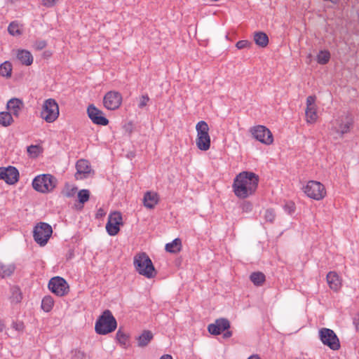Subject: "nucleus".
<instances>
[{
  "label": "nucleus",
  "instance_id": "nucleus-1",
  "mask_svg": "<svg viewBox=\"0 0 359 359\" xmlns=\"http://www.w3.org/2000/svg\"><path fill=\"white\" fill-rule=\"evenodd\" d=\"M258 183V175L252 172L243 171L236 175L232 187L235 195L243 199L255 194Z\"/></svg>",
  "mask_w": 359,
  "mask_h": 359
},
{
  "label": "nucleus",
  "instance_id": "nucleus-10",
  "mask_svg": "<svg viewBox=\"0 0 359 359\" xmlns=\"http://www.w3.org/2000/svg\"><path fill=\"white\" fill-rule=\"evenodd\" d=\"M48 289L58 297H63L69 292V285L62 277L52 278L48 285Z\"/></svg>",
  "mask_w": 359,
  "mask_h": 359
},
{
  "label": "nucleus",
  "instance_id": "nucleus-28",
  "mask_svg": "<svg viewBox=\"0 0 359 359\" xmlns=\"http://www.w3.org/2000/svg\"><path fill=\"white\" fill-rule=\"evenodd\" d=\"M13 122L12 114L9 111H1L0 113V124L4 127L9 126Z\"/></svg>",
  "mask_w": 359,
  "mask_h": 359
},
{
  "label": "nucleus",
  "instance_id": "nucleus-20",
  "mask_svg": "<svg viewBox=\"0 0 359 359\" xmlns=\"http://www.w3.org/2000/svg\"><path fill=\"white\" fill-rule=\"evenodd\" d=\"M326 278L327 284L332 290L337 291L339 289L341 286V281L338 274L336 272L330 271L327 273Z\"/></svg>",
  "mask_w": 359,
  "mask_h": 359
},
{
  "label": "nucleus",
  "instance_id": "nucleus-17",
  "mask_svg": "<svg viewBox=\"0 0 359 359\" xmlns=\"http://www.w3.org/2000/svg\"><path fill=\"white\" fill-rule=\"evenodd\" d=\"M23 108L24 103L22 100L18 98H11L7 103L8 110L16 117L19 116Z\"/></svg>",
  "mask_w": 359,
  "mask_h": 359
},
{
  "label": "nucleus",
  "instance_id": "nucleus-18",
  "mask_svg": "<svg viewBox=\"0 0 359 359\" xmlns=\"http://www.w3.org/2000/svg\"><path fill=\"white\" fill-rule=\"evenodd\" d=\"M158 203V196L156 193L152 191H147L143 198L144 205L149 208L152 209Z\"/></svg>",
  "mask_w": 359,
  "mask_h": 359
},
{
  "label": "nucleus",
  "instance_id": "nucleus-51",
  "mask_svg": "<svg viewBox=\"0 0 359 359\" xmlns=\"http://www.w3.org/2000/svg\"><path fill=\"white\" fill-rule=\"evenodd\" d=\"M5 328V325L4 323V322L0 320V332H2Z\"/></svg>",
  "mask_w": 359,
  "mask_h": 359
},
{
  "label": "nucleus",
  "instance_id": "nucleus-15",
  "mask_svg": "<svg viewBox=\"0 0 359 359\" xmlns=\"http://www.w3.org/2000/svg\"><path fill=\"white\" fill-rule=\"evenodd\" d=\"M229 328V320L224 318L217 319L215 323L210 324L208 327V332L213 335H219Z\"/></svg>",
  "mask_w": 359,
  "mask_h": 359
},
{
  "label": "nucleus",
  "instance_id": "nucleus-43",
  "mask_svg": "<svg viewBox=\"0 0 359 359\" xmlns=\"http://www.w3.org/2000/svg\"><path fill=\"white\" fill-rule=\"evenodd\" d=\"M46 46V41L44 40L36 41L34 45L35 49L38 50L43 49Z\"/></svg>",
  "mask_w": 359,
  "mask_h": 359
},
{
  "label": "nucleus",
  "instance_id": "nucleus-3",
  "mask_svg": "<svg viewBox=\"0 0 359 359\" xmlns=\"http://www.w3.org/2000/svg\"><path fill=\"white\" fill-rule=\"evenodd\" d=\"M117 323L109 310H105L95 323V330L99 334H107L116 330Z\"/></svg>",
  "mask_w": 359,
  "mask_h": 359
},
{
  "label": "nucleus",
  "instance_id": "nucleus-27",
  "mask_svg": "<svg viewBox=\"0 0 359 359\" xmlns=\"http://www.w3.org/2000/svg\"><path fill=\"white\" fill-rule=\"evenodd\" d=\"M12 65L8 61H5L0 65V75L4 77L10 78L12 74Z\"/></svg>",
  "mask_w": 359,
  "mask_h": 359
},
{
  "label": "nucleus",
  "instance_id": "nucleus-46",
  "mask_svg": "<svg viewBox=\"0 0 359 359\" xmlns=\"http://www.w3.org/2000/svg\"><path fill=\"white\" fill-rule=\"evenodd\" d=\"M316 97L313 95H310L306 98V107H316L315 105Z\"/></svg>",
  "mask_w": 359,
  "mask_h": 359
},
{
  "label": "nucleus",
  "instance_id": "nucleus-38",
  "mask_svg": "<svg viewBox=\"0 0 359 359\" xmlns=\"http://www.w3.org/2000/svg\"><path fill=\"white\" fill-rule=\"evenodd\" d=\"M72 353L73 359H86V353L79 349L72 351Z\"/></svg>",
  "mask_w": 359,
  "mask_h": 359
},
{
  "label": "nucleus",
  "instance_id": "nucleus-50",
  "mask_svg": "<svg viewBox=\"0 0 359 359\" xmlns=\"http://www.w3.org/2000/svg\"><path fill=\"white\" fill-rule=\"evenodd\" d=\"M160 359H172V357L170 355L165 354V355H163L160 358Z\"/></svg>",
  "mask_w": 359,
  "mask_h": 359
},
{
  "label": "nucleus",
  "instance_id": "nucleus-48",
  "mask_svg": "<svg viewBox=\"0 0 359 359\" xmlns=\"http://www.w3.org/2000/svg\"><path fill=\"white\" fill-rule=\"evenodd\" d=\"M6 172V168L0 167V180H4L5 178V173Z\"/></svg>",
  "mask_w": 359,
  "mask_h": 359
},
{
  "label": "nucleus",
  "instance_id": "nucleus-26",
  "mask_svg": "<svg viewBox=\"0 0 359 359\" xmlns=\"http://www.w3.org/2000/svg\"><path fill=\"white\" fill-rule=\"evenodd\" d=\"M250 280L256 286H261L266 280L265 275L260 271L253 272L250 276Z\"/></svg>",
  "mask_w": 359,
  "mask_h": 359
},
{
  "label": "nucleus",
  "instance_id": "nucleus-45",
  "mask_svg": "<svg viewBox=\"0 0 359 359\" xmlns=\"http://www.w3.org/2000/svg\"><path fill=\"white\" fill-rule=\"evenodd\" d=\"M59 0H42V5L47 8L54 6Z\"/></svg>",
  "mask_w": 359,
  "mask_h": 359
},
{
  "label": "nucleus",
  "instance_id": "nucleus-4",
  "mask_svg": "<svg viewBox=\"0 0 359 359\" xmlns=\"http://www.w3.org/2000/svg\"><path fill=\"white\" fill-rule=\"evenodd\" d=\"M57 179L50 174L39 175L32 181L33 188L41 193H48L53 191L57 185Z\"/></svg>",
  "mask_w": 359,
  "mask_h": 359
},
{
  "label": "nucleus",
  "instance_id": "nucleus-42",
  "mask_svg": "<svg viewBox=\"0 0 359 359\" xmlns=\"http://www.w3.org/2000/svg\"><path fill=\"white\" fill-rule=\"evenodd\" d=\"M241 209L243 212H250L252 210V204L249 201H244L241 204Z\"/></svg>",
  "mask_w": 359,
  "mask_h": 359
},
{
  "label": "nucleus",
  "instance_id": "nucleus-9",
  "mask_svg": "<svg viewBox=\"0 0 359 359\" xmlns=\"http://www.w3.org/2000/svg\"><path fill=\"white\" fill-rule=\"evenodd\" d=\"M320 338L323 344L330 349L337 351L340 348V342L338 337L332 330L322 328L319 331Z\"/></svg>",
  "mask_w": 359,
  "mask_h": 359
},
{
  "label": "nucleus",
  "instance_id": "nucleus-23",
  "mask_svg": "<svg viewBox=\"0 0 359 359\" xmlns=\"http://www.w3.org/2000/svg\"><path fill=\"white\" fill-rule=\"evenodd\" d=\"M353 121L352 117L346 116L344 121H342L339 126L337 132L342 136L344 134L349 132L351 127L353 126Z\"/></svg>",
  "mask_w": 359,
  "mask_h": 359
},
{
  "label": "nucleus",
  "instance_id": "nucleus-37",
  "mask_svg": "<svg viewBox=\"0 0 359 359\" xmlns=\"http://www.w3.org/2000/svg\"><path fill=\"white\" fill-rule=\"evenodd\" d=\"M283 209L286 212H287L289 215H292L295 211V205L293 202L289 201L285 203V204L283 205Z\"/></svg>",
  "mask_w": 359,
  "mask_h": 359
},
{
  "label": "nucleus",
  "instance_id": "nucleus-5",
  "mask_svg": "<svg viewBox=\"0 0 359 359\" xmlns=\"http://www.w3.org/2000/svg\"><path fill=\"white\" fill-rule=\"evenodd\" d=\"M197 132L196 145L201 151H207L210 147L209 126L204 121H199L196 126Z\"/></svg>",
  "mask_w": 359,
  "mask_h": 359
},
{
  "label": "nucleus",
  "instance_id": "nucleus-52",
  "mask_svg": "<svg viewBox=\"0 0 359 359\" xmlns=\"http://www.w3.org/2000/svg\"><path fill=\"white\" fill-rule=\"evenodd\" d=\"M248 359H260V358L258 355L256 354L250 356Z\"/></svg>",
  "mask_w": 359,
  "mask_h": 359
},
{
  "label": "nucleus",
  "instance_id": "nucleus-12",
  "mask_svg": "<svg viewBox=\"0 0 359 359\" xmlns=\"http://www.w3.org/2000/svg\"><path fill=\"white\" fill-rule=\"evenodd\" d=\"M122 215L119 212H114L109 215L106 224V230L109 235L116 236L120 231V225L123 224Z\"/></svg>",
  "mask_w": 359,
  "mask_h": 359
},
{
  "label": "nucleus",
  "instance_id": "nucleus-47",
  "mask_svg": "<svg viewBox=\"0 0 359 359\" xmlns=\"http://www.w3.org/2000/svg\"><path fill=\"white\" fill-rule=\"evenodd\" d=\"M12 327L18 331H22L25 327L24 324L22 322H13Z\"/></svg>",
  "mask_w": 359,
  "mask_h": 359
},
{
  "label": "nucleus",
  "instance_id": "nucleus-30",
  "mask_svg": "<svg viewBox=\"0 0 359 359\" xmlns=\"http://www.w3.org/2000/svg\"><path fill=\"white\" fill-rule=\"evenodd\" d=\"M306 121L309 123H313L316 121L318 115L316 111V107H306Z\"/></svg>",
  "mask_w": 359,
  "mask_h": 359
},
{
  "label": "nucleus",
  "instance_id": "nucleus-7",
  "mask_svg": "<svg viewBox=\"0 0 359 359\" xmlns=\"http://www.w3.org/2000/svg\"><path fill=\"white\" fill-rule=\"evenodd\" d=\"M59 116L58 104L54 99L46 100L42 107L41 117L48 123H52Z\"/></svg>",
  "mask_w": 359,
  "mask_h": 359
},
{
  "label": "nucleus",
  "instance_id": "nucleus-21",
  "mask_svg": "<svg viewBox=\"0 0 359 359\" xmlns=\"http://www.w3.org/2000/svg\"><path fill=\"white\" fill-rule=\"evenodd\" d=\"M17 58L22 65L26 66H29L33 62V56L27 50H18L17 53Z\"/></svg>",
  "mask_w": 359,
  "mask_h": 359
},
{
  "label": "nucleus",
  "instance_id": "nucleus-32",
  "mask_svg": "<svg viewBox=\"0 0 359 359\" xmlns=\"http://www.w3.org/2000/svg\"><path fill=\"white\" fill-rule=\"evenodd\" d=\"M15 270L13 265L0 264V276L2 278L10 276Z\"/></svg>",
  "mask_w": 359,
  "mask_h": 359
},
{
  "label": "nucleus",
  "instance_id": "nucleus-14",
  "mask_svg": "<svg viewBox=\"0 0 359 359\" xmlns=\"http://www.w3.org/2000/svg\"><path fill=\"white\" fill-rule=\"evenodd\" d=\"M87 114L92 122L96 125L105 126L109 124V120L103 116V112L93 104L88 107Z\"/></svg>",
  "mask_w": 359,
  "mask_h": 359
},
{
  "label": "nucleus",
  "instance_id": "nucleus-49",
  "mask_svg": "<svg viewBox=\"0 0 359 359\" xmlns=\"http://www.w3.org/2000/svg\"><path fill=\"white\" fill-rule=\"evenodd\" d=\"M231 336H232V332L229 330H226V332H224V334H223L224 338H229Z\"/></svg>",
  "mask_w": 359,
  "mask_h": 359
},
{
  "label": "nucleus",
  "instance_id": "nucleus-19",
  "mask_svg": "<svg viewBox=\"0 0 359 359\" xmlns=\"http://www.w3.org/2000/svg\"><path fill=\"white\" fill-rule=\"evenodd\" d=\"M4 181L8 184H14L19 180V172L18 169L13 166L6 168Z\"/></svg>",
  "mask_w": 359,
  "mask_h": 359
},
{
  "label": "nucleus",
  "instance_id": "nucleus-53",
  "mask_svg": "<svg viewBox=\"0 0 359 359\" xmlns=\"http://www.w3.org/2000/svg\"><path fill=\"white\" fill-rule=\"evenodd\" d=\"M73 255H74L73 252H70L67 259H71L73 257Z\"/></svg>",
  "mask_w": 359,
  "mask_h": 359
},
{
  "label": "nucleus",
  "instance_id": "nucleus-31",
  "mask_svg": "<svg viewBox=\"0 0 359 359\" xmlns=\"http://www.w3.org/2000/svg\"><path fill=\"white\" fill-rule=\"evenodd\" d=\"M330 59V53L328 50H320L317 55V62L320 65H326Z\"/></svg>",
  "mask_w": 359,
  "mask_h": 359
},
{
  "label": "nucleus",
  "instance_id": "nucleus-34",
  "mask_svg": "<svg viewBox=\"0 0 359 359\" xmlns=\"http://www.w3.org/2000/svg\"><path fill=\"white\" fill-rule=\"evenodd\" d=\"M79 203L83 204L89 200L90 191L88 189H81L78 193Z\"/></svg>",
  "mask_w": 359,
  "mask_h": 359
},
{
  "label": "nucleus",
  "instance_id": "nucleus-39",
  "mask_svg": "<svg viewBox=\"0 0 359 359\" xmlns=\"http://www.w3.org/2000/svg\"><path fill=\"white\" fill-rule=\"evenodd\" d=\"M149 97L147 95H142L140 97L138 107L142 109L146 107L149 101Z\"/></svg>",
  "mask_w": 359,
  "mask_h": 359
},
{
  "label": "nucleus",
  "instance_id": "nucleus-8",
  "mask_svg": "<svg viewBox=\"0 0 359 359\" xmlns=\"http://www.w3.org/2000/svg\"><path fill=\"white\" fill-rule=\"evenodd\" d=\"M304 191L306 196L316 201L323 199L326 195V191L323 184L319 182L311 180L304 187Z\"/></svg>",
  "mask_w": 359,
  "mask_h": 359
},
{
  "label": "nucleus",
  "instance_id": "nucleus-24",
  "mask_svg": "<svg viewBox=\"0 0 359 359\" xmlns=\"http://www.w3.org/2000/svg\"><path fill=\"white\" fill-rule=\"evenodd\" d=\"M254 41L259 47L265 48L269 43V37L264 32H257L254 34Z\"/></svg>",
  "mask_w": 359,
  "mask_h": 359
},
{
  "label": "nucleus",
  "instance_id": "nucleus-36",
  "mask_svg": "<svg viewBox=\"0 0 359 359\" xmlns=\"http://www.w3.org/2000/svg\"><path fill=\"white\" fill-rule=\"evenodd\" d=\"M264 217L266 222L273 223L276 218V213L273 209L269 208L264 212Z\"/></svg>",
  "mask_w": 359,
  "mask_h": 359
},
{
  "label": "nucleus",
  "instance_id": "nucleus-40",
  "mask_svg": "<svg viewBox=\"0 0 359 359\" xmlns=\"http://www.w3.org/2000/svg\"><path fill=\"white\" fill-rule=\"evenodd\" d=\"M77 191V187H67L66 190L64 191V195L67 198H71L74 196L76 192Z\"/></svg>",
  "mask_w": 359,
  "mask_h": 359
},
{
  "label": "nucleus",
  "instance_id": "nucleus-16",
  "mask_svg": "<svg viewBox=\"0 0 359 359\" xmlns=\"http://www.w3.org/2000/svg\"><path fill=\"white\" fill-rule=\"evenodd\" d=\"M76 172L75 177L76 180H83L86 178L91 172V168L89 162L85 159H80L76 164Z\"/></svg>",
  "mask_w": 359,
  "mask_h": 359
},
{
  "label": "nucleus",
  "instance_id": "nucleus-35",
  "mask_svg": "<svg viewBox=\"0 0 359 359\" xmlns=\"http://www.w3.org/2000/svg\"><path fill=\"white\" fill-rule=\"evenodd\" d=\"M116 337L118 341L122 345H126L129 338L128 335L122 332L121 329L116 332Z\"/></svg>",
  "mask_w": 359,
  "mask_h": 359
},
{
  "label": "nucleus",
  "instance_id": "nucleus-2",
  "mask_svg": "<svg viewBox=\"0 0 359 359\" xmlns=\"http://www.w3.org/2000/svg\"><path fill=\"white\" fill-rule=\"evenodd\" d=\"M133 264L138 273L147 278H153L157 274L151 259L145 252L137 254L134 257Z\"/></svg>",
  "mask_w": 359,
  "mask_h": 359
},
{
  "label": "nucleus",
  "instance_id": "nucleus-11",
  "mask_svg": "<svg viewBox=\"0 0 359 359\" xmlns=\"http://www.w3.org/2000/svg\"><path fill=\"white\" fill-rule=\"evenodd\" d=\"M252 136L260 142L269 145L273 143V137L271 132L264 126H257L250 129Z\"/></svg>",
  "mask_w": 359,
  "mask_h": 359
},
{
  "label": "nucleus",
  "instance_id": "nucleus-41",
  "mask_svg": "<svg viewBox=\"0 0 359 359\" xmlns=\"http://www.w3.org/2000/svg\"><path fill=\"white\" fill-rule=\"evenodd\" d=\"M251 45H252V43L248 40H241L236 43V46L238 49H243L245 48H248Z\"/></svg>",
  "mask_w": 359,
  "mask_h": 359
},
{
  "label": "nucleus",
  "instance_id": "nucleus-25",
  "mask_svg": "<svg viewBox=\"0 0 359 359\" xmlns=\"http://www.w3.org/2000/svg\"><path fill=\"white\" fill-rule=\"evenodd\" d=\"M182 241L180 238L174 239L171 243L165 245V250L172 252L177 253L181 250Z\"/></svg>",
  "mask_w": 359,
  "mask_h": 359
},
{
  "label": "nucleus",
  "instance_id": "nucleus-44",
  "mask_svg": "<svg viewBox=\"0 0 359 359\" xmlns=\"http://www.w3.org/2000/svg\"><path fill=\"white\" fill-rule=\"evenodd\" d=\"M27 152L31 155L36 156L39 154V147L36 145H30L27 147Z\"/></svg>",
  "mask_w": 359,
  "mask_h": 359
},
{
  "label": "nucleus",
  "instance_id": "nucleus-6",
  "mask_svg": "<svg viewBox=\"0 0 359 359\" xmlns=\"http://www.w3.org/2000/svg\"><path fill=\"white\" fill-rule=\"evenodd\" d=\"M53 233L50 224L46 222H39L34 228L33 237L36 243L44 246Z\"/></svg>",
  "mask_w": 359,
  "mask_h": 359
},
{
  "label": "nucleus",
  "instance_id": "nucleus-29",
  "mask_svg": "<svg viewBox=\"0 0 359 359\" xmlns=\"http://www.w3.org/2000/svg\"><path fill=\"white\" fill-rule=\"evenodd\" d=\"M54 305V300L50 295L45 296L41 301V309L45 312L51 311Z\"/></svg>",
  "mask_w": 359,
  "mask_h": 359
},
{
  "label": "nucleus",
  "instance_id": "nucleus-33",
  "mask_svg": "<svg viewBox=\"0 0 359 359\" xmlns=\"http://www.w3.org/2000/svg\"><path fill=\"white\" fill-rule=\"evenodd\" d=\"M8 32L12 36H19L22 34L19 24L16 22H12L9 24Z\"/></svg>",
  "mask_w": 359,
  "mask_h": 359
},
{
  "label": "nucleus",
  "instance_id": "nucleus-13",
  "mask_svg": "<svg viewBox=\"0 0 359 359\" xmlns=\"http://www.w3.org/2000/svg\"><path fill=\"white\" fill-rule=\"evenodd\" d=\"M122 102V95L117 91L107 92L103 98V104L109 110H115L118 109Z\"/></svg>",
  "mask_w": 359,
  "mask_h": 359
},
{
  "label": "nucleus",
  "instance_id": "nucleus-22",
  "mask_svg": "<svg viewBox=\"0 0 359 359\" xmlns=\"http://www.w3.org/2000/svg\"><path fill=\"white\" fill-rule=\"evenodd\" d=\"M154 336L151 331L144 330L137 338V345L140 347L147 346L153 339Z\"/></svg>",
  "mask_w": 359,
  "mask_h": 359
}]
</instances>
